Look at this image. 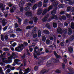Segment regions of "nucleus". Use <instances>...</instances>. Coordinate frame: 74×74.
<instances>
[{
  "mask_svg": "<svg viewBox=\"0 0 74 74\" xmlns=\"http://www.w3.org/2000/svg\"><path fill=\"white\" fill-rule=\"evenodd\" d=\"M25 15L27 16H31L32 19H38L36 17H33L32 13L29 12H27L25 13Z\"/></svg>",
  "mask_w": 74,
  "mask_h": 74,
  "instance_id": "f257e3e1",
  "label": "nucleus"
},
{
  "mask_svg": "<svg viewBox=\"0 0 74 74\" xmlns=\"http://www.w3.org/2000/svg\"><path fill=\"white\" fill-rule=\"evenodd\" d=\"M36 53L35 52H34L33 53L34 56V58H36V60H38L39 62L38 63V64H40L41 63V62L42 61L41 60H41V58L40 57L37 58V56H36Z\"/></svg>",
  "mask_w": 74,
  "mask_h": 74,
  "instance_id": "f03ea898",
  "label": "nucleus"
},
{
  "mask_svg": "<svg viewBox=\"0 0 74 74\" xmlns=\"http://www.w3.org/2000/svg\"><path fill=\"white\" fill-rule=\"evenodd\" d=\"M53 8V6H50L49 7L48 10L47 9H45L43 11V13H42V15H45L46 13L47 12H49Z\"/></svg>",
  "mask_w": 74,
  "mask_h": 74,
  "instance_id": "7ed1b4c3",
  "label": "nucleus"
},
{
  "mask_svg": "<svg viewBox=\"0 0 74 74\" xmlns=\"http://www.w3.org/2000/svg\"><path fill=\"white\" fill-rule=\"evenodd\" d=\"M19 52H21L20 51H22V50L23 49V47H25V46L23 45V44H21V45L19 44Z\"/></svg>",
  "mask_w": 74,
  "mask_h": 74,
  "instance_id": "20e7f679",
  "label": "nucleus"
},
{
  "mask_svg": "<svg viewBox=\"0 0 74 74\" xmlns=\"http://www.w3.org/2000/svg\"><path fill=\"white\" fill-rule=\"evenodd\" d=\"M57 10H58V7H56L54 8L53 9V11H51V15H55L56 14V11Z\"/></svg>",
  "mask_w": 74,
  "mask_h": 74,
  "instance_id": "39448f33",
  "label": "nucleus"
},
{
  "mask_svg": "<svg viewBox=\"0 0 74 74\" xmlns=\"http://www.w3.org/2000/svg\"><path fill=\"white\" fill-rule=\"evenodd\" d=\"M49 71V69L46 70L45 69H43L42 70L40 73V74H44L45 73H48Z\"/></svg>",
  "mask_w": 74,
  "mask_h": 74,
  "instance_id": "423d86ee",
  "label": "nucleus"
},
{
  "mask_svg": "<svg viewBox=\"0 0 74 74\" xmlns=\"http://www.w3.org/2000/svg\"><path fill=\"white\" fill-rule=\"evenodd\" d=\"M16 9V7L15 5L13 6L12 8L11 9L10 11L11 13H13L14 12V11H15Z\"/></svg>",
  "mask_w": 74,
  "mask_h": 74,
  "instance_id": "0eeeda50",
  "label": "nucleus"
},
{
  "mask_svg": "<svg viewBox=\"0 0 74 74\" xmlns=\"http://www.w3.org/2000/svg\"><path fill=\"white\" fill-rule=\"evenodd\" d=\"M57 32L59 34H62L63 33V30L60 27H58L57 29Z\"/></svg>",
  "mask_w": 74,
  "mask_h": 74,
  "instance_id": "6e6552de",
  "label": "nucleus"
},
{
  "mask_svg": "<svg viewBox=\"0 0 74 74\" xmlns=\"http://www.w3.org/2000/svg\"><path fill=\"white\" fill-rule=\"evenodd\" d=\"M59 4V2L58 1L54 2V3H53L52 4L54 7H58V5Z\"/></svg>",
  "mask_w": 74,
  "mask_h": 74,
  "instance_id": "1a4fd4ad",
  "label": "nucleus"
},
{
  "mask_svg": "<svg viewBox=\"0 0 74 74\" xmlns=\"http://www.w3.org/2000/svg\"><path fill=\"white\" fill-rule=\"evenodd\" d=\"M38 12L37 13L38 15H40L42 12V10L41 9H39L38 10Z\"/></svg>",
  "mask_w": 74,
  "mask_h": 74,
  "instance_id": "9d476101",
  "label": "nucleus"
},
{
  "mask_svg": "<svg viewBox=\"0 0 74 74\" xmlns=\"http://www.w3.org/2000/svg\"><path fill=\"white\" fill-rule=\"evenodd\" d=\"M52 63V61L51 60H49L46 63V66L47 67H49L50 65Z\"/></svg>",
  "mask_w": 74,
  "mask_h": 74,
  "instance_id": "9b49d317",
  "label": "nucleus"
},
{
  "mask_svg": "<svg viewBox=\"0 0 74 74\" xmlns=\"http://www.w3.org/2000/svg\"><path fill=\"white\" fill-rule=\"evenodd\" d=\"M21 0V1H20L19 3V6H22L25 3V2L22 1V0Z\"/></svg>",
  "mask_w": 74,
  "mask_h": 74,
  "instance_id": "f8f14e48",
  "label": "nucleus"
},
{
  "mask_svg": "<svg viewBox=\"0 0 74 74\" xmlns=\"http://www.w3.org/2000/svg\"><path fill=\"white\" fill-rule=\"evenodd\" d=\"M52 62H53L54 63H58V62H59V60L57 59H55L54 58H52L51 59Z\"/></svg>",
  "mask_w": 74,
  "mask_h": 74,
  "instance_id": "ddd939ff",
  "label": "nucleus"
},
{
  "mask_svg": "<svg viewBox=\"0 0 74 74\" xmlns=\"http://www.w3.org/2000/svg\"><path fill=\"white\" fill-rule=\"evenodd\" d=\"M6 20V19H3V20H2V23L3 26H5V25L7 24V23L5 22Z\"/></svg>",
  "mask_w": 74,
  "mask_h": 74,
  "instance_id": "4468645a",
  "label": "nucleus"
},
{
  "mask_svg": "<svg viewBox=\"0 0 74 74\" xmlns=\"http://www.w3.org/2000/svg\"><path fill=\"white\" fill-rule=\"evenodd\" d=\"M35 5H36L38 7H41L42 6V2L40 1L38 4H36Z\"/></svg>",
  "mask_w": 74,
  "mask_h": 74,
  "instance_id": "2eb2a0df",
  "label": "nucleus"
},
{
  "mask_svg": "<svg viewBox=\"0 0 74 74\" xmlns=\"http://www.w3.org/2000/svg\"><path fill=\"white\" fill-rule=\"evenodd\" d=\"M25 11H29L30 10V8L29 6L26 7L24 8Z\"/></svg>",
  "mask_w": 74,
  "mask_h": 74,
  "instance_id": "dca6fc26",
  "label": "nucleus"
},
{
  "mask_svg": "<svg viewBox=\"0 0 74 74\" xmlns=\"http://www.w3.org/2000/svg\"><path fill=\"white\" fill-rule=\"evenodd\" d=\"M72 34V30L71 28H70L69 29L68 32V35H71Z\"/></svg>",
  "mask_w": 74,
  "mask_h": 74,
  "instance_id": "f3484780",
  "label": "nucleus"
},
{
  "mask_svg": "<svg viewBox=\"0 0 74 74\" xmlns=\"http://www.w3.org/2000/svg\"><path fill=\"white\" fill-rule=\"evenodd\" d=\"M19 62V60H18L17 59H15L14 60V63H15L16 64H17L18 66H19V62Z\"/></svg>",
  "mask_w": 74,
  "mask_h": 74,
  "instance_id": "a211bd4d",
  "label": "nucleus"
},
{
  "mask_svg": "<svg viewBox=\"0 0 74 74\" xmlns=\"http://www.w3.org/2000/svg\"><path fill=\"white\" fill-rule=\"evenodd\" d=\"M51 19H58V17L56 15H53L51 16Z\"/></svg>",
  "mask_w": 74,
  "mask_h": 74,
  "instance_id": "6ab92c4d",
  "label": "nucleus"
},
{
  "mask_svg": "<svg viewBox=\"0 0 74 74\" xmlns=\"http://www.w3.org/2000/svg\"><path fill=\"white\" fill-rule=\"evenodd\" d=\"M58 7L59 8H63L64 7V5L63 4H60L58 5Z\"/></svg>",
  "mask_w": 74,
  "mask_h": 74,
  "instance_id": "aec40b11",
  "label": "nucleus"
},
{
  "mask_svg": "<svg viewBox=\"0 0 74 74\" xmlns=\"http://www.w3.org/2000/svg\"><path fill=\"white\" fill-rule=\"evenodd\" d=\"M46 26L47 28H48V29H51V26H50V25L49 23H47L46 25Z\"/></svg>",
  "mask_w": 74,
  "mask_h": 74,
  "instance_id": "412c9836",
  "label": "nucleus"
},
{
  "mask_svg": "<svg viewBox=\"0 0 74 74\" xmlns=\"http://www.w3.org/2000/svg\"><path fill=\"white\" fill-rule=\"evenodd\" d=\"M68 50L70 53H72L73 51V49L71 47H69Z\"/></svg>",
  "mask_w": 74,
  "mask_h": 74,
  "instance_id": "4be33fe9",
  "label": "nucleus"
},
{
  "mask_svg": "<svg viewBox=\"0 0 74 74\" xmlns=\"http://www.w3.org/2000/svg\"><path fill=\"white\" fill-rule=\"evenodd\" d=\"M25 73H29V72L30 71V68H28L27 69H25Z\"/></svg>",
  "mask_w": 74,
  "mask_h": 74,
  "instance_id": "5701e85b",
  "label": "nucleus"
},
{
  "mask_svg": "<svg viewBox=\"0 0 74 74\" xmlns=\"http://www.w3.org/2000/svg\"><path fill=\"white\" fill-rule=\"evenodd\" d=\"M41 31H40V30H38V37H41Z\"/></svg>",
  "mask_w": 74,
  "mask_h": 74,
  "instance_id": "b1692460",
  "label": "nucleus"
},
{
  "mask_svg": "<svg viewBox=\"0 0 74 74\" xmlns=\"http://www.w3.org/2000/svg\"><path fill=\"white\" fill-rule=\"evenodd\" d=\"M43 33H44L45 34H48L49 33V31L46 30H44V31Z\"/></svg>",
  "mask_w": 74,
  "mask_h": 74,
  "instance_id": "393cba45",
  "label": "nucleus"
},
{
  "mask_svg": "<svg viewBox=\"0 0 74 74\" xmlns=\"http://www.w3.org/2000/svg\"><path fill=\"white\" fill-rule=\"evenodd\" d=\"M49 14H47L45 15V17L43 18V19H48V18L49 17Z\"/></svg>",
  "mask_w": 74,
  "mask_h": 74,
  "instance_id": "a878e982",
  "label": "nucleus"
},
{
  "mask_svg": "<svg viewBox=\"0 0 74 74\" xmlns=\"http://www.w3.org/2000/svg\"><path fill=\"white\" fill-rule=\"evenodd\" d=\"M38 51H37V53H36V55L37 56H40V55H41V54L40 53V50L39 49H38Z\"/></svg>",
  "mask_w": 74,
  "mask_h": 74,
  "instance_id": "bb28decb",
  "label": "nucleus"
},
{
  "mask_svg": "<svg viewBox=\"0 0 74 74\" xmlns=\"http://www.w3.org/2000/svg\"><path fill=\"white\" fill-rule=\"evenodd\" d=\"M53 27H54V28H56V27H57V26H58V25L56 23H53Z\"/></svg>",
  "mask_w": 74,
  "mask_h": 74,
  "instance_id": "cd10ccee",
  "label": "nucleus"
},
{
  "mask_svg": "<svg viewBox=\"0 0 74 74\" xmlns=\"http://www.w3.org/2000/svg\"><path fill=\"white\" fill-rule=\"evenodd\" d=\"M36 29H37L36 27H34V29L32 30L33 33H36L37 32V31H36Z\"/></svg>",
  "mask_w": 74,
  "mask_h": 74,
  "instance_id": "c85d7f7f",
  "label": "nucleus"
},
{
  "mask_svg": "<svg viewBox=\"0 0 74 74\" xmlns=\"http://www.w3.org/2000/svg\"><path fill=\"white\" fill-rule=\"evenodd\" d=\"M38 49V47L36 46L35 48H34V51L35 53H37V49Z\"/></svg>",
  "mask_w": 74,
  "mask_h": 74,
  "instance_id": "c756f323",
  "label": "nucleus"
},
{
  "mask_svg": "<svg viewBox=\"0 0 74 74\" xmlns=\"http://www.w3.org/2000/svg\"><path fill=\"white\" fill-rule=\"evenodd\" d=\"M66 16L67 18H69V19H70V18H71V15L69 14H66Z\"/></svg>",
  "mask_w": 74,
  "mask_h": 74,
  "instance_id": "7c9ffc66",
  "label": "nucleus"
},
{
  "mask_svg": "<svg viewBox=\"0 0 74 74\" xmlns=\"http://www.w3.org/2000/svg\"><path fill=\"white\" fill-rule=\"evenodd\" d=\"M71 27L72 29H74V23H71Z\"/></svg>",
  "mask_w": 74,
  "mask_h": 74,
  "instance_id": "2f4dec72",
  "label": "nucleus"
},
{
  "mask_svg": "<svg viewBox=\"0 0 74 74\" xmlns=\"http://www.w3.org/2000/svg\"><path fill=\"white\" fill-rule=\"evenodd\" d=\"M20 7H21L20 8V12H22L23 11V10H24V8H23V6H20Z\"/></svg>",
  "mask_w": 74,
  "mask_h": 74,
  "instance_id": "473e14b6",
  "label": "nucleus"
},
{
  "mask_svg": "<svg viewBox=\"0 0 74 74\" xmlns=\"http://www.w3.org/2000/svg\"><path fill=\"white\" fill-rule=\"evenodd\" d=\"M1 40L3 41H4V35H1Z\"/></svg>",
  "mask_w": 74,
  "mask_h": 74,
  "instance_id": "72a5a7b5",
  "label": "nucleus"
},
{
  "mask_svg": "<svg viewBox=\"0 0 74 74\" xmlns=\"http://www.w3.org/2000/svg\"><path fill=\"white\" fill-rule=\"evenodd\" d=\"M16 36V35L14 34H12L10 35V38H11V37H15Z\"/></svg>",
  "mask_w": 74,
  "mask_h": 74,
  "instance_id": "f704fd0d",
  "label": "nucleus"
},
{
  "mask_svg": "<svg viewBox=\"0 0 74 74\" xmlns=\"http://www.w3.org/2000/svg\"><path fill=\"white\" fill-rule=\"evenodd\" d=\"M37 8V6L36 5V4H35L32 8L34 10H36Z\"/></svg>",
  "mask_w": 74,
  "mask_h": 74,
  "instance_id": "c9c22d12",
  "label": "nucleus"
},
{
  "mask_svg": "<svg viewBox=\"0 0 74 74\" xmlns=\"http://www.w3.org/2000/svg\"><path fill=\"white\" fill-rule=\"evenodd\" d=\"M55 72L56 73H61L60 71V70H59V69H58L56 70Z\"/></svg>",
  "mask_w": 74,
  "mask_h": 74,
  "instance_id": "e433bc0d",
  "label": "nucleus"
},
{
  "mask_svg": "<svg viewBox=\"0 0 74 74\" xmlns=\"http://www.w3.org/2000/svg\"><path fill=\"white\" fill-rule=\"evenodd\" d=\"M8 28V26H5V27H4V28L3 29V30L4 32L7 29V28Z\"/></svg>",
  "mask_w": 74,
  "mask_h": 74,
  "instance_id": "4c0bfd02",
  "label": "nucleus"
},
{
  "mask_svg": "<svg viewBox=\"0 0 74 74\" xmlns=\"http://www.w3.org/2000/svg\"><path fill=\"white\" fill-rule=\"evenodd\" d=\"M24 66H26V59H24L23 60Z\"/></svg>",
  "mask_w": 74,
  "mask_h": 74,
  "instance_id": "58836bf2",
  "label": "nucleus"
},
{
  "mask_svg": "<svg viewBox=\"0 0 74 74\" xmlns=\"http://www.w3.org/2000/svg\"><path fill=\"white\" fill-rule=\"evenodd\" d=\"M27 23H28V20H27V19H25L24 21V23L25 25H26V24H27Z\"/></svg>",
  "mask_w": 74,
  "mask_h": 74,
  "instance_id": "ea45409f",
  "label": "nucleus"
},
{
  "mask_svg": "<svg viewBox=\"0 0 74 74\" xmlns=\"http://www.w3.org/2000/svg\"><path fill=\"white\" fill-rule=\"evenodd\" d=\"M29 1H30L31 3H34L36 2L35 0H28Z\"/></svg>",
  "mask_w": 74,
  "mask_h": 74,
  "instance_id": "a19ab883",
  "label": "nucleus"
},
{
  "mask_svg": "<svg viewBox=\"0 0 74 74\" xmlns=\"http://www.w3.org/2000/svg\"><path fill=\"white\" fill-rule=\"evenodd\" d=\"M66 11L67 12H69V11H71V8L70 7H68L67 8Z\"/></svg>",
  "mask_w": 74,
  "mask_h": 74,
  "instance_id": "79ce46f5",
  "label": "nucleus"
},
{
  "mask_svg": "<svg viewBox=\"0 0 74 74\" xmlns=\"http://www.w3.org/2000/svg\"><path fill=\"white\" fill-rule=\"evenodd\" d=\"M66 14V11H62L60 12V14L61 15H64Z\"/></svg>",
  "mask_w": 74,
  "mask_h": 74,
  "instance_id": "37998d69",
  "label": "nucleus"
},
{
  "mask_svg": "<svg viewBox=\"0 0 74 74\" xmlns=\"http://www.w3.org/2000/svg\"><path fill=\"white\" fill-rule=\"evenodd\" d=\"M16 45V43L15 42H14L11 45V46H12V47H15Z\"/></svg>",
  "mask_w": 74,
  "mask_h": 74,
  "instance_id": "c03bdc74",
  "label": "nucleus"
},
{
  "mask_svg": "<svg viewBox=\"0 0 74 74\" xmlns=\"http://www.w3.org/2000/svg\"><path fill=\"white\" fill-rule=\"evenodd\" d=\"M50 43V40L49 39H47L46 40V43L47 44H49Z\"/></svg>",
  "mask_w": 74,
  "mask_h": 74,
  "instance_id": "a18cd8bd",
  "label": "nucleus"
},
{
  "mask_svg": "<svg viewBox=\"0 0 74 74\" xmlns=\"http://www.w3.org/2000/svg\"><path fill=\"white\" fill-rule=\"evenodd\" d=\"M74 39V35H72L71 37L70 38V40H71V41H72Z\"/></svg>",
  "mask_w": 74,
  "mask_h": 74,
  "instance_id": "49530a36",
  "label": "nucleus"
},
{
  "mask_svg": "<svg viewBox=\"0 0 74 74\" xmlns=\"http://www.w3.org/2000/svg\"><path fill=\"white\" fill-rule=\"evenodd\" d=\"M15 50L17 52H19V46L18 47H16L15 49Z\"/></svg>",
  "mask_w": 74,
  "mask_h": 74,
  "instance_id": "de8ad7c7",
  "label": "nucleus"
},
{
  "mask_svg": "<svg viewBox=\"0 0 74 74\" xmlns=\"http://www.w3.org/2000/svg\"><path fill=\"white\" fill-rule=\"evenodd\" d=\"M22 22V19H19V25H21V23Z\"/></svg>",
  "mask_w": 74,
  "mask_h": 74,
  "instance_id": "09e8293b",
  "label": "nucleus"
},
{
  "mask_svg": "<svg viewBox=\"0 0 74 74\" xmlns=\"http://www.w3.org/2000/svg\"><path fill=\"white\" fill-rule=\"evenodd\" d=\"M30 29H31V26H28L26 27V30H29Z\"/></svg>",
  "mask_w": 74,
  "mask_h": 74,
  "instance_id": "8fccbe9b",
  "label": "nucleus"
},
{
  "mask_svg": "<svg viewBox=\"0 0 74 74\" xmlns=\"http://www.w3.org/2000/svg\"><path fill=\"white\" fill-rule=\"evenodd\" d=\"M14 26L15 27V28H17L18 27V24L17 23H16L14 25Z\"/></svg>",
  "mask_w": 74,
  "mask_h": 74,
  "instance_id": "3c124183",
  "label": "nucleus"
},
{
  "mask_svg": "<svg viewBox=\"0 0 74 74\" xmlns=\"http://www.w3.org/2000/svg\"><path fill=\"white\" fill-rule=\"evenodd\" d=\"M37 37V34H33V38H35L36 37Z\"/></svg>",
  "mask_w": 74,
  "mask_h": 74,
  "instance_id": "603ef678",
  "label": "nucleus"
},
{
  "mask_svg": "<svg viewBox=\"0 0 74 74\" xmlns=\"http://www.w3.org/2000/svg\"><path fill=\"white\" fill-rule=\"evenodd\" d=\"M38 66H35L34 68V70H35V71H37V70H38Z\"/></svg>",
  "mask_w": 74,
  "mask_h": 74,
  "instance_id": "864d4df0",
  "label": "nucleus"
},
{
  "mask_svg": "<svg viewBox=\"0 0 74 74\" xmlns=\"http://www.w3.org/2000/svg\"><path fill=\"white\" fill-rule=\"evenodd\" d=\"M56 58H61V57L58 54H57L56 56H55Z\"/></svg>",
  "mask_w": 74,
  "mask_h": 74,
  "instance_id": "5fc2aeb1",
  "label": "nucleus"
},
{
  "mask_svg": "<svg viewBox=\"0 0 74 74\" xmlns=\"http://www.w3.org/2000/svg\"><path fill=\"white\" fill-rule=\"evenodd\" d=\"M7 62H8V63H11L12 62V60H8Z\"/></svg>",
  "mask_w": 74,
  "mask_h": 74,
  "instance_id": "6e6d98bb",
  "label": "nucleus"
},
{
  "mask_svg": "<svg viewBox=\"0 0 74 74\" xmlns=\"http://www.w3.org/2000/svg\"><path fill=\"white\" fill-rule=\"evenodd\" d=\"M62 69H64V68H65V64H64L62 63Z\"/></svg>",
  "mask_w": 74,
  "mask_h": 74,
  "instance_id": "4d7b16f0",
  "label": "nucleus"
},
{
  "mask_svg": "<svg viewBox=\"0 0 74 74\" xmlns=\"http://www.w3.org/2000/svg\"><path fill=\"white\" fill-rule=\"evenodd\" d=\"M69 4H70V5H72V4H73V3H74V2L72 1H69Z\"/></svg>",
  "mask_w": 74,
  "mask_h": 74,
  "instance_id": "13d9d810",
  "label": "nucleus"
},
{
  "mask_svg": "<svg viewBox=\"0 0 74 74\" xmlns=\"http://www.w3.org/2000/svg\"><path fill=\"white\" fill-rule=\"evenodd\" d=\"M3 51H9V49L7 48H4L3 49Z\"/></svg>",
  "mask_w": 74,
  "mask_h": 74,
  "instance_id": "bf43d9fd",
  "label": "nucleus"
},
{
  "mask_svg": "<svg viewBox=\"0 0 74 74\" xmlns=\"http://www.w3.org/2000/svg\"><path fill=\"white\" fill-rule=\"evenodd\" d=\"M28 23H29V24H33V21H30Z\"/></svg>",
  "mask_w": 74,
  "mask_h": 74,
  "instance_id": "052dcab7",
  "label": "nucleus"
},
{
  "mask_svg": "<svg viewBox=\"0 0 74 74\" xmlns=\"http://www.w3.org/2000/svg\"><path fill=\"white\" fill-rule=\"evenodd\" d=\"M48 20V19H42V21L43 22H45L47 21Z\"/></svg>",
  "mask_w": 74,
  "mask_h": 74,
  "instance_id": "680f3d73",
  "label": "nucleus"
},
{
  "mask_svg": "<svg viewBox=\"0 0 74 74\" xmlns=\"http://www.w3.org/2000/svg\"><path fill=\"white\" fill-rule=\"evenodd\" d=\"M27 53L28 56H30V53H29V51H27Z\"/></svg>",
  "mask_w": 74,
  "mask_h": 74,
  "instance_id": "e2e57ef3",
  "label": "nucleus"
},
{
  "mask_svg": "<svg viewBox=\"0 0 74 74\" xmlns=\"http://www.w3.org/2000/svg\"><path fill=\"white\" fill-rule=\"evenodd\" d=\"M13 33V31L10 30L8 32V34H10L11 33Z\"/></svg>",
  "mask_w": 74,
  "mask_h": 74,
  "instance_id": "0e129e2a",
  "label": "nucleus"
},
{
  "mask_svg": "<svg viewBox=\"0 0 74 74\" xmlns=\"http://www.w3.org/2000/svg\"><path fill=\"white\" fill-rule=\"evenodd\" d=\"M61 46H64V43L63 42H61Z\"/></svg>",
  "mask_w": 74,
  "mask_h": 74,
  "instance_id": "69168bd1",
  "label": "nucleus"
},
{
  "mask_svg": "<svg viewBox=\"0 0 74 74\" xmlns=\"http://www.w3.org/2000/svg\"><path fill=\"white\" fill-rule=\"evenodd\" d=\"M3 7V4L1 3L0 4V8H1Z\"/></svg>",
  "mask_w": 74,
  "mask_h": 74,
  "instance_id": "338daca9",
  "label": "nucleus"
},
{
  "mask_svg": "<svg viewBox=\"0 0 74 74\" xmlns=\"http://www.w3.org/2000/svg\"><path fill=\"white\" fill-rule=\"evenodd\" d=\"M71 10H72V12H73L74 13H72L73 15H74V8H72Z\"/></svg>",
  "mask_w": 74,
  "mask_h": 74,
  "instance_id": "774afa93",
  "label": "nucleus"
}]
</instances>
